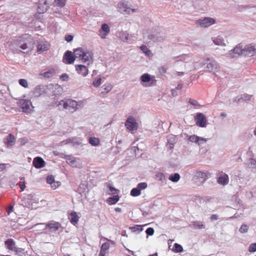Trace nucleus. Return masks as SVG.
<instances>
[{"mask_svg":"<svg viewBox=\"0 0 256 256\" xmlns=\"http://www.w3.org/2000/svg\"><path fill=\"white\" fill-rule=\"evenodd\" d=\"M249 252H254L256 251V244H252L249 247Z\"/></svg>","mask_w":256,"mask_h":256,"instance_id":"46","label":"nucleus"},{"mask_svg":"<svg viewBox=\"0 0 256 256\" xmlns=\"http://www.w3.org/2000/svg\"><path fill=\"white\" fill-rule=\"evenodd\" d=\"M50 48V44L48 41L44 40L38 42L37 51L42 52L48 50Z\"/></svg>","mask_w":256,"mask_h":256,"instance_id":"9","label":"nucleus"},{"mask_svg":"<svg viewBox=\"0 0 256 256\" xmlns=\"http://www.w3.org/2000/svg\"><path fill=\"white\" fill-rule=\"evenodd\" d=\"M106 252L100 250L99 256H105Z\"/></svg>","mask_w":256,"mask_h":256,"instance_id":"59","label":"nucleus"},{"mask_svg":"<svg viewBox=\"0 0 256 256\" xmlns=\"http://www.w3.org/2000/svg\"><path fill=\"white\" fill-rule=\"evenodd\" d=\"M48 4L46 0H39L38 6V14H36L35 17L36 18H40L38 16L40 14L44 13L48 9Z\"/></svg>","mask_w":256,"mask_h":256,"instance_id":"6","label":"nucleus"},{"mask_svg":"<svg viewBox=\"0 0 256 256\" xmlns=\"http://www.w3.org/2000/svg\"><path fill=\"white\" fill-rule=\"evenodd\" d=\"M8 256V255H7V256Z\"/></svg>","mask_w":256,"mask_h":256,"instance_id":"64","label":"nucleus"},{"mask_svg":"<svg viewBox=\"0 0 256 256\" xmlns=\"http://www.w3.org/2000/svg\"><path fill=\"white\" fill-rule=\"evenodd\" d=\"M18 106L22 112H29L31 110L32 104L30 100L22 99L20 100Z\"/></svg>","mask_w":256,"mask_h":256,"instance_id":"8","label":"nucleus"},{"mask_svg":"<svg viewBox=\"0 0 256 256\" xmlns=\"http://www.w3.org/2000/svg\"><path fill=\"white\" fill-rule=\"evenodd\" d=\"M59 106H62L64 109L70 112H73L78 108V102L72 99L62 100L59 102Z\"/></svg>","mask_w":256,"mask_h":256,"instance_id":"2","label":"nucleus"},{"mask_svg":"<svg viewBox=\"0 0 256 256\" xmlns=\"http://www.w3.org/2000/svg\"><path fill=\"white\" fill-rule=\"evenodd\" d=\"M4 244L6 248L10 250H13L16 248L15 242L12 238H8L4 242Z\"/></svg>","mask_w":256,"mask_h":256,"instance_id":"19","label":"nucleus"},{"mask_svg":"<svg viewBox=\"0 0 256 256\" xmlns=\"http://www.w3.org/2000/svg\"><path fill=\"white\" fill-rule=\"evenodd\" d=\"M146 232L148 236H152L154 234V229L152 228H148L146 229Z\"/></svg>","mask_w":256,"mask_h":256,"instance_id":"45","label":"nucleus"},{"mask_svg":"<svg viewBox=\"0 0 256 256\" xmlns=\"http://www.w3.org/2000/svg\"><path fill=\"white\" fill-rule=\"evenodd\" d=\"M217 182L218 184L225 186L229 182V178L227 174L223 172L222 171L218 172L216 174Z\"/></svg>","mask_w":256,"mask_h":256,"instance_id":"7","label":"nucleus"},{"mask_svg":"<svg viewBox=\"0 0 256 256\" xmlns=\"http://www.w3.org/2000/svg\"><path fill=\"white\" fill-rule=\"evenodd\" d=\"M177 74H178V76H182L184 74L183 72H178Z\"/></svg>","mask_w":256,"mask_h":256,"instance_id":"62","label":"nucleus"},{"mask_svg":"<svg viewBox=\"0 0 256 256\" xmlns=\"http://www.w3.org/2000/svg\"><path fill=\"white\" fill-rule=\"evenodd\" d=\"M176 89H174L172 90V94L173 96H174L175 95H176V94H176Z\"/></svg>","mask_w":256,"mask_h":256,"instance_id":"60","label":"nucleus"},{"mask_svg":"<svg viewBox=\"0 0 256 256\" xmlns=\"http://www.w3.org/2000/svg\"><path fill=\"white\" fill-rule=\"evenodd\" d=\"M173 251L175 252H180L183 251L182 246L177 243H176L174 245Z\"/></svg>","mask_w":256,"mask_h":256,"instance_id":"33","label":"nucleus"},{"mask_svg":"<svg viewBox=\"0 0 256 256\" xmlns=\"http://www.w3.org/2000/svg\"><path fill=\"white\" fill-rule=\"evenodd\" d=\"M16 142L15 137L12 134H9L6 138V144L8 146H13Z\"/></svg>","mask_w":256,"mask_h":256,"instance_id":"24","label":"nucleus"},{"mask_svg":"<svg viewBox=\"0 0 256 256\" xmlns=\"http://www.w3.org/2000/svg\"><path fill=\"white\" fill-rule=\"evenodd\" d=\"M115 210L118 212H121V208H115Z\"/></svg>","mask_w":256,"mask_h":256,"instance_id":"61","label":"nucleus"},{"mask_svg":"<svg viewBox=\"0 0 256 256\" xmlns=\"http://www.w3.org/2000/svg\"><path fill=\"white\" fill-rule=\"evenodd\" d=\"M119 198H120L118 195H115L109 198L107 200V202L110 205L114 204L118 201Z\"/></svg>","mask_w":256,"mask_h":256,"instance_id":"26","label":"nucleus"},{"mask_svg":"<svg viewBox=\"0 0 256 256\" xmlns=\"http://www.w3.org/2000/svg\"><path fill=\"white\" fill-rule=\"evenodd\" d=\"M118 8L120 12L122 13L130 14L131 12H134L136 10L134 9H132L129 7H128L126 4L125 2L120 3L118 4Z\"/></svg>","mask_w":256,"mask_h":256,"instance_id":"13","label":"nucleus"},{"mask_svg":"<svg viewBox=\"0 0 256 256\" xmlns=\"http://www.w3.org/2000/svg\"><path fill=\"white\" fill-rule=\"evenodd\" d=\"M125 126L130 131L136 130L138 128V124L133 116H130L125 122Z\"/></svg>","mask_w":256,"mask_h":256,"instance_id":"3","label":"nucleus"},{"mask_svg":"<svg viewBox=\"0 0 256 256\" xmlns=\"http://www.w3.org/2000/svg\"><path fill=\"white\" fill-rule=\"evenodd\" d=\"M43 88L41 86H38L34 89V93L37 95H40L42 94L40 93L41 91H42Z\"/></svg>","mask_w":256,"mask_h":256,"instance_id":"44","label":"nucleus"},{"mask_svg":"<svg viewBox=\"0 0 256 256\" xmlns=\"http://www.w3.org/2000/svg\"><path fill=\"white\" fill-rule=\"evenodd\" d=\"M140 80L142 82H148L152 80V84H154L156 83V80H152L150 75L148 74H142L140 77Z\"/></svg>","mask_w":256,"mask_h":256,"instance_id":"20","label":"nucleus"},{"mask_svg":"<svg viewBox=\"0 0 256 256\" xmlns=\"http://www.w3.org/2000/svg\"><path fill=\"white\" fill-rule=\"evenodd\" d=\"M110 246V244L108 242H104L102 244V246H101L100 250H102V252H106V251L109 249Z\"/></svg>","mask_w":256,"mask_h":256,"instance_id":"38","label":"nucleus"},{"mask_svg":"<svg viewBox=\"0 0 256 256\" xmlns=\"http://www.w3.org/2000/svg\"><path fill=\"white\" fill-rule=\"evenodd\" d=\"M211 220H216L218 219V216L216 214H212L210 216Z\"/></svg>","mask_w":256,"mask_h":256,"instance_id":"57","label":"nucleus"},{"mask_svg":"<svg viewBox=\"0 0 256 256\" xmlns=\"http://www.w3.org/2000/svg\"><path fill=\"white\" fill-rule=\"evenodd\" d=\"M13 206H10L7 209V212L9 214L12 211Z\"/></svg>","mask_w":256,"mask_h":256,"instance_id":"56","label":"nucleus"},{"mask_svg":"<svg viewBox=\"0 0 256 256\" xmlns=\"http://www.w3.org/2000/svg\"><path fill=\"white\" fill-rule=\"evenodd\" d=\"M254 134L256 136V130L254 131Z\"/></svg>","mask_w":256,"mask_h":256,"instance_id":"63","label":"nucleus"},{"mask_svg":"<svg viewBox=\"0 0 256 256\" xmlns=\"http://www.w3.org/2000/svg\"><path fill=\"white\" fill-rule=\"evenodd\" d=\"M13 250L17 254H18L20 253H22L24 250L23 248L16 247L14 248V250Z\"/></svg>","mask_w":256,"mask_h":256,"instance_id":"53","label":"nucleus"},{"mask_svg":"<svg viewBox=\"0 0 256 256\" xmlns=\"http://www.w3.org/2000/svg\"><path fill=\"white\" fill-rule=\"evenodd\" d=\"M66 0H54L53 2V5L54 6L63 8L65 6Z\"/></svg>","mask_w":256,"mask_h":256,"instance_id":"27","label":"nucleus"},{"mask_svg":"<svg viewBox=\"0 0 256 256\" xmlns=\"http://www.w3.org/2000/svg\"><path fill=\"white\" fill-rule=\"evenodd\" d=\"M206 68L208 69L209 71L213 73L217 72L218 70V64L214 60L207 63Z\"/></svg>","mask_w":256,"mask_h":256,"instance_id":"17","label":"nucleus"},{"mask_svg":"<svg viewBox=\"0 0 256 256\" xmlns=\"http://www.w3.org/2000/svg\"><path fill=\"white\" fill-rule=\"evenodd\" d=\"M216 20L211 18H205L204 19L197 20L196 24L202 28H207L215 24Z\"/></svg>","mask_w":256,"mask_h":256,"instance_id":"5","label":"nucleus"},{"mask_svg":"<svg viewBox=\"0 0 256 256\" xmlns=\"http://www.w3.org/2000/svg\"><path fill=\"white\" fill-rule=\"evenodd\" d=\"M192 225L194 228H196L198 229L205 228V226L200 221H195L192 223Z\"/></svg>","mask_w":256,"mask_h":256,"instance_id":"32","label":"nucleus"},{"mask_svg":"<svg viewBox=\"0 0 256 256\" xmlns=\"http://www.w3.org/2000/svg\"><path fill=\"white\" fill-rule=\"evenodd\" d=\"M76 70L78 74L83 76H86L88 74V69L84 65L79 64L76 66Z\"/></svg>","mask_w":256,"mask_h":256,"instance_id":"16","label":"nucleus"},{"mask_svg":"<svg viewBox=\"0 0 256 256\" xmlns=\"http://www.w3.org/2000/svg\"><path fill=\"white\" fill-rule=\"evenodd\" d=\"M141 192L140 191V190L136 188H134L130 192V194L131 196H137L140 194Z\"/></svg>","mask_w":256,"mask_h":256,"instance_id":"35","label":"nucleus"},{"mask_svg":"<svg viewBox=\"0 0 256 256\" xmlns=\"http://www.w3.org/2000/svg\"><path fill=\"white\" fill-rule=\"evenodd\" d=\"M73 40V36L72 35H66L65 36V40L68 42H70Z\"/></svg>","mask_w":256,"mask_h":256,"instance_id":"52","label":"nucleus"},{"mask_svg":"<svg viewBox=\"0 0 256 256\" xmlns=\"http://www.w3.org/2000/svg\"><path fill=\"white\" fill-rule=\"evenodd\" d=\"M16 42L18 43V44L19 46L22 50H26L28 48L27 44L26 43H23L20 44V41L19 42H18V40H16Z\"/></svg>","mask_w":256,"mask_h":256,"instance_id":"47","label":"nucleus"},{"mask_svg":"<svg viewBox=\"0 0 256 256\" xmlns=\"http://www.w3.org/2000/svg\"><path fill=\"white\" fill-rule=\"evenodd\" d=\"M244 54L253 56L256 52V45L250 44L246 46L244 48Z\"/></svg>","mask_w":256,"mask_h":256,"instance_id":"12","label":"nucleus"},{"mask_svg":"<svg viewBox=\"0 0 256 256\" xmlns=\"http://www.w3.org/2000/svg\"><path fill=\"white\" fill-rule=\"evenodd\" d=\"M89 142L92 146H96L100 144V140L98 138L90 137L89 139Z\"/></svg>","mask_w":256,"mask_h":256,"instance_id":"29","label":"nucleus"},{"mask_svg":"<svg viewBox=\"0 0 256 256\" xmlns=\"http://www.w3.org/2000/svg\"><path fill=\"white\" fill-rule=\"evenodd\" d=\"M147 187V184L146 182H140L138 184L137 186V188L140 190V191L142 190H144Z\"/></svg>","mask_w":256,"mask_h":256,"instance_id":"42","label":"nucleus"},{"mask_svg":"<svg viewBox=\"0 0 256 256\" xmlns=\"http://www.w3.org/2000/svg\"><path fill=\"white\" fill-rule=\"evenodd\" d=\"M76 58L71 51L68 50L63 56V62L66 64H72L74 62Z\"/></svg>","mask_w":256,"mask_h":256,"instance_id":"11","label":"nucleus"},{"mask_svg":"<svg viewBox=\"0 0 256 256\" xmlns=\"http://www.w3.org/2000/svg\"><path fill=\"white\" fill-rule=\"evenodd\" d=\"M78 220L79 217L76 212H72L70 214V222L72 224L76 225L78 222Z\"/></svg>","mask_w":256,"mask_h":256,"instance_id":"22","label":"nucleus"},{"mask_svg":"<svg viewBox=\"0 0 256 256\" xmlns=\"http://www.w3.org/2000/svg\"><path fill=\"white\" fill-rule=\"evenodd\" d=\"M19 84L25 88H28V86L27 80L22 78L19 80Z\"/></svg>","mask_w":256,"mask_h":256,"instance_id":"39","label":"nucleus"},{"mask_svg":"<svg viewBox=\"0 0 256 256\" xmlns=\"http://www.w3.org/2000/svg\"><path fill=\"white\" fill-rule=\"evenodd\" d=\"M56 73L54 69L52 68L50 70H49L44 72L42 76L46 78H52Z\"/></svg>","mask_w":256,"mask_h":256,"instance_id":"28","label":"nucleus"},{"mask_svg":"<svg viewBox=\"0 0 256 256\" xmlns=\"http://www.w3.org/2000/svg\"><path fill=\"white\" fill-rule=\"evenodd\" d=\"M214 42L217 45H224V40L220 36L214 40Z\"/></svg>","mask_w":256,"mask_h":256,"instance_id":"36","label":"nucleus"},{"mask_svg":"<svg viewBox=\"0 0 256 256\" xmlns=\"http://www.w3.org/2000/svg\"><path fill=\"white\" fill-rule=\"evenodd\" d=\"M188 102L190 104L192 105L196 108H200L202 106L199 104V102L196 100L190 98Z\"/></svg>","mask_w":256,"mask_h":256,"instance_id":"37","label":"nucleus"},{"mask_svg":"<svg viewBox=\"0 0 256 256\" xmlns=\"http://www.w3.org/2000/svg\"><path fill=\"white\" fill-rule=\"evenodd\" d=\"M182 84H179L178 86L176 87V90H180L182 88Z\"/></svg>","mask_w":256,"mask_h":256,"instance_id":"58","label":"nucleus"},{"mask_svg":"<svg viewBox=\"0 0 256 256\" xmlns=\"http://www.w3.org/2000/svg\"><path fill=\"white\" fill-rule=\"evenodd\" d=\"M54 180V178L52 176H48L46 178V182L48 184H52Z\"/></svg>","mask_w":256,"mask_h":256,"instance_id":"48","label":"nucleus"},{"mask_svg":"<svg viewBox=\"0 0 256 256\" xmlns=\"http://www.w3.org/2000/svg\"><path fill=\"white\" fill-rule=\"evenodd\" d=\"M76 58L82 60L83 62H92L93 60V53L91 51L84 50L82 48H79L74 50Z\"/></svg>","mask_w":256,"mask_h":256,"instance_id":"1","label":"nucleus"},{"mask_svg":"<svg viewBox=\"0 0 256 256\" xmlns=\"http://www.w3.org/2000/svg\"><path fill=\"white\" fill-rule=\"evenodd\" d=\"M140 48L143 52L146 54V55L149 56H150L152 55L151 51L146 46H142L140 47Z\"/></svg>","mask_w":256,"mask_h":256,"instance_id":"30","label":"nucleus"},{"mask_svg":"<svg viewBox=\"0 0 256 256\" xmlns=\"http://www.w3.org/2000/svg\"><path fill=\"white\" fill-rule=\"evenodd\" d=\"M108 188H109V191L112 193V194H116L118 190L116 189L115 188H113L112 186H108Z\"/></svg>","mask_w":256,"mask_h":256,"instance_id":"49","label":"nucleus"},{"mask_svg":"<svg viewBox=\"0 0 256 256\" xmlns=\"http://www.w3.org/2000/svg\"><path fill=\"white\" fill-rule=\"evenodd\" d=\"M60 78L62 80H68V76L66 74H64L60 76Z\"/></svg>","mask_w":256,"mask_h":256,"instance_id":"51","label":"nucleus"},{"mask_svg":"<svg viewBox=\"0 0 256 256\" xmlns=\"http://www.w3.org/2000/svg\"><path fill=\"white\" fill-rule=\"evenodd\" d=\"M60 226V224L58 222H50L46 224L47 228L55 231L58 230Z\"/></svg>","mask_w":256,"mask_h":256,"instance_id":"25","label":"nucleus"},{"mask_svg":"<svg viewBox=\"0 0 256 256\" xmlns=\"http://www.w3.org/2000/svg\"><path fill=\"white\" fill-rule=\"evenodd\" d=\"M198 176H201L202 178H204L206 176V174L204 172H198Z\"/></svg>","mask_w":256,"mask_h":256,"instance_id":"55","label":"nucleus"},{"mask_svg":"<svg viewBox=\"0 0 256 256\" xmlns=\"http://www.w3.org/2000/svg\"><path fill=\"white\" fill-rule=\"evenodd\" d=\"M233 51L234 53L237 54L238 55L244 54L243 48L240 44H238L235 48H234Z\"/></svg>","mask_w":256,"mask_h":256,"instance_id":"34","label":"nucleus"},{"mask_svg":"<svg viewBox=\"0 0 256 256\" xmlns=\"http://www.w3.org/2000/svg\"><path fill=\"white\" fill-rule=\"evenodd\" d=\"M248 227L246 224H242L240 228V232L242 233H245L248 231Z\"/></svg>","mask_w":256,"mask_h":256,"instance_id":"40","label":"nucleus"},{"mask_svg":"<svg viewBox=\"0 0 256 256\" xmlns=\"http://www.w3.org/2000/svg\"><path fill=\"white\" fill-rule=\"evenodd\" d=\"M25 182H22L21 184H20V188L21 190L22 191H23L24 190V188H25Z\"/></svg>","mask_w":256,"mask_h":256,"instance_id":"54","label":"nucleus"},{"mask_svg":"<svg viewBox=\"0 0 256 256\" xmlns=\"http://www.w3.org/2000/svg\"><path fill=\"white\" fill-rule=\"evenodd\" d=\"M99 36L102 38H104L108 35L110 32V28L107 24H103L102 28L99 30Z\"/></svg>","mask_w":256,"mask_h":256,"instance_id":"14","label":"nucleus"},{"mask_svg":"<svg viewBox=\"0 0 256 256\" xmlns=\"http://www.w3.org/2000/svg\"><path fill=\"white\" fill-rule=\"evenodd\" d=\"M159 72L161 74H164L166 72V67L162 66L159 68Z\"/></svg>","mask_w":256,"mask_h":256,"instance_id":"50","label":"nucleus"},{"mask_svg":"<svg viewBox=\"0 0 256 256\" xmlns=\"http://www.w3.org/2000/svg\"><path fill=\"white\" fill-rule=\"evenodd\" d=\"M45 162L44 160L40 157H36L34 159L33 165L37 168H40L44 166Z\"/></svg>","mask_w":256,"mask_h":256,"instance_id":"15","label":"nucleus"},{"mask_svg":"<svg viewBox=\"0 0 256 256\" xmlns=\"http://www.w3.org/2000/svg\"><path fill=\"white\" fill-rule=\"evenodd\" d=\"M101 78H98L93 82L92 84L94 87H98L101 84Z\"/></svg>","mask_w":256,"mask_h":256,"instance_id":"41","label":"nucleus"},{"mask_svg":"<svg viewBox=\"0 0 256 256\" xmlns=\"http://www.w3.org/2000/svg\"><path fill=\"white\" fill-rule=\"evenodd\" d=\"M194 119L196 126L201 128L206 126L207 120L203 114L200 112L196 114Z\"/></svg>","mask_w":256,"mask_h":256,"instance_id":"4","label":"nucleus"},{"mask_svg":"<svg viewBox=\"0 0 256 256\" xmlns=\"http://www.w3.org/2000/svg\"><path fill=\"white\" fill-rule=\"evenodd\" d=\"M188 140L191 142H196L198 144L206 141L205 138H200L196 135L190 136L188 138Z\"/></svg>","mask_w":256,"mask_h":256,"instance_id":"18","label":"nucleus"},{"mask_svg":"<svg viewBox=\"0 0 256 256\" xmlns=\"http://www.w3.org/2000/svg\"><path fill=\"white\" fill-rule=\"evenodd\" d=\"M180 178V176L178 174L176 173L174 174H172L169 176L168 179L172 182H177Z\"/></svg>","mask_w":256,"mask_h":256,"instance_id":"31","label":"nucleus"},{"mask_svg":"<svg viewBox=\"0 0 256 256\" xmlns=\"http://www.w3.org/2000/svg\"><path fill=\"white\" fill-rule=\"evenodd\" d=\"M252 96L246 94H241L240 96H238L236 98V100L238 102L246 101L250 100Z\"/></svg>","mask_w":256,"mask_h":256,"instance_id":"21","label":"nucleus"},{"mask_svg":"<svg viewBox=\"0 0 256 256\" xmlns=\"http://www.w3.org/2000/svg\"><path fill=\"white\" fill-rule=\"evenodd\" d=\"M112 88V86L110 84H106L103 85L101 88V94H106L110 92Z\"/></svg>","mask_w":256,"mask_h":256,"instance_id":"23","label":"nucleus"},{"mask_svg":"<svg viewBox=\"0 0 256 256\" xmlns=\"http://www.w3.org/2000/svg\"><path fill=\"white\" fill-rule=\"evenodd\" d=\"M66 162L70 166L74 168H82V165L80 163L77 162L76 158L69 155L67 156L65 158Z\"/></svg>","mask_w":256,"mask_h":256,"instance_id":"10","label":"nucleus"},{"mask_svg":"<svg viewBox=\"0 0 256 256\" xmlns=\"http://www.w3.org/2000/svg\"><path fill=\"white\" fill-rule=\"evenodd\" d=\"M156 177L160 181H162L165 179V176L162 172L158 173L156 174Z\"/></svg>","mask_w":256,"mask_h":256,"instance_id":"43","label":"nucleus"}]
</instances>
